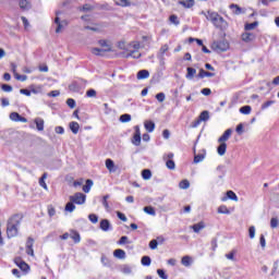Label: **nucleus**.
<instances>
[{
	"mask_svg": "<svg viewBox=\"0 0 279 279\" xmlns=\"http://www.w3.org/2000/svg\"><path fill=\"white\" fill-rule=\"evenodd\" d=\"M204 228H206V226L204 225V222H198L192 226L193 231L197 234L199 232H202V230H204Z\"/></svg>",
	"mask_w": 279,
	"mask_h": 279,
	"instance_id": "nucleus-30",
	"label": "nucleus"
},
{
	"mask_svg": "<svg viewBox=\"0 0 279 279\" xmlns=\"http://www.w3.org/2000/svg\"><path fill=\"white\" fill-rule=\"evenodd\" d=\"M213 49H215V51H228L230 49V44L226 40L215 41L213 44Z\"/></svg>",
	"mask_w": 279,
	"mask_h": 279,
	"instance_id": "nucleus-5",
	"label": "nucleus"
},
{
	"mask_svg": "<svg viewBox=\"0 0 279 279\" xmlns=\"http://www.w3.org/2000/svg\"><path fill=\"white\" fill-rule=\"evenodd\" d=\"M117 217L120 219V221H128V217L121 211H117Z\"/></svg>",
	"mask_w": 279,
	"mask_h": 279,
	"instance_id": "nucleus-59",
	"label": "nucleus"
},
{
	"mask_svg": "<svg viewBox=\"0 0 279 279\" xmlns=\"http://www.w3.org/2000/svg\"><path fill=\"white\" fill-rule=\"evenodd\" d=\"M191 187V182L189 180L184 179L179 183V189H182L183 191H186V189Z\"/></svg>",
	"mask_w": 279,
	"mask_h": 279,
	"instance_id": "nucleus-38",
	"label": "nucleus"
},
{
	"mask_svg": "<svg viewBox=\"0 0 279 279\" xmlns=\"http://www.w3.org/2000/svg\"><path fill=\"white\" fill-rule=\"evenodd\" d=\"M196 77L197 80H204V77H215V73L201 69Z\"/></svg>",
	"mask_w": 279,
	"mask_h": 279,
	"instance_id": "nucleus-15",
	"label": "nucleus"
},
{
	"mask_svg": "<svg viewBox=\"0 0 279 279\" xmlns=\"http://www.w3.org/2000/svg\"><path fill=\"white\" fill-rule=\"evenodd\" d=\"M54 23L57 25L56 34H60L62 32V29L64 28V25H66V22L65 21L60 22V17L57 16L54 19Z\"/></svg>",
	"mask_w": 279,
	"mask_h": 279,
	"instance_id": "nucleus-17",
	"label": "nucleus"
},
{
	"mask_svg": "<svg viewBox=\"0 0 279 279\" xmlns=\"http://www.w3.org/2000/svg\"><path fill=\"white\" fill-rule=\"evenodd\" d=\"M230 136H232V129L226 130L223 134L218 138V143H226V141H229Z\"/></svg>",
	"mask_w": 279,
	"mask_h": 279,
	"instance_id": "nucleus-16",
	"label": "nucleus"
},
{
	"mask_svg": "<svg viewBox=\"0 0 279 279\" xmlns=\"http://www.w3.org/2000/svg\"><path fill=\"white\" fill-rule=\"evenodd\" d=\"M122 274L130 275L132 274V267L128 264H124L121 268Z\"/></svg>",
	"mask_w": 279,
	"mask_h": 279,
	"instance_id": "nucleus-47",
	"label": "nucleus"
},
{
	"mask_svg": "<svg viewBox=\"0 0 279 279\" xmlns=\"http://www.w3.org/2000/svg\"><path fill=\"white\" fill-rule=\"evenodd\" d=\"M163 160H166L167 169H170V171H173L175 169V161H173V153H169L168 155H165Z\"/></svg>",
	"mask_w": 279,
	"mask_h": 279,
	"instance_id": "nucleus-6",
	"label": "nucleus"
},
{
	"mask_svg": "<svg viewBox=\"0 0 279 279\" xmlns=\"http://www.w3.org/2000/svg\"><path fill=\"white\" fill-rule=\"evenodd\" d=\"M86 97H97V90H95V89H88L87 92H86Z\"/></svg>",
	"mask_w": 279,
	"mask_h": 279,
	"instance_id": "nucleus-61",
	"label": "nucleus"
},
{
	"mask_svg": "<svg viewBox=\"0 0 279 279\" xmlns=\"http://www.w3.org/2000/svg\"><path fill=\"white\" fill-rule=\"evenodd\" d=\"M21 95H25L26 97H32V88H22L20 89Z\"/></svg>",
	"mask_w": 279,
	"mask_h": 279,
	"instance_id": "nucleus-54",
	"label": "nucleus"
},
{
	"mask_svg": "<svg viewBox=\"0 0 279 279\" xmlns=\"http://www.w3.org/2000/svg\"><path fill=\"white\" fill-rule=\"evenodd\" d=\"M1 88H2V90H4V93H12V86L11 85L2 84Z\"/></svg>",
	"mask_w": 279,
	"mask_h": 279,
	"instance_id": "nucleus-62",
	"label": "nucleus"
},
{
	"mask_svg": "<svg viewBox=\"0 0 279 279\" xmlns=\"http://www.w3.org/2000/svg\"><path fill=\"white\" fill-rule=\"evenodd\" d=\"M23 214H14L9 217L7 221V236L8 239H14L19 236V230H21V223H23Z\"/></svg>",
	"mask_w": 279,
	"mask_h": 279,
	"instance_id": "nucleus-1",
	"label": "nucleus"
},
{
	"mask_svg": "<svg viewBox=\"0 0 279 279\" xmlns=\"http://www.w3.org/2000/svg\"><path fill=\"white\" fill-rule=\"evenodd\" d=\"M186 71H187L185 74L186 80L191 81L195 77V75H197V70L195 68L187 66Z\"/></svg>",
	"mask_w": 279,
	"mask_h": 279,
	"instance_id": "nucleus-18",
	"label": "nucleus"
},
{
	"mask_svg": "<svg viewBox=\"0 0 279 279\" xmlns=\"http://www.w3.org/2000/svg\"><path fill=\"white\" fill-rule=\"evenodd\" d=\"M48 215H49V217H54L56 208L53 207V205L48 206Z\"/></svg>",
	"mask_w": 279,
	"mask_h": 279,
	"instance_id": "nucleus-58",
	"label": "nucleus"
},
{
	"mask_svg": "<svg viewBox=\"0 0 279 279\" xmlns=\"http://www.w3.org/2000/svg\"><path fill=\"white\" fill-rule=\"evenodd\" d=\"M90 189H93V180L87 179L85 185L83 186L84 193H90Z\"/></svg>",
	"mask_w": 279,
	"mask_h": 279,
	"instance_id": "nucleus-34",
	"label": "nucleus"
},
{
	"mask_svg": "<svg viewBox=\"0 0 279 279\" xmlns=\"http://www.w3.org/2000/svg\"><path fill=\"white\" fill-rule=\"evenodd\" d=\"M144 213H146V215H150L151 217H156V209L151 206H145L143 208Z\"/></svg>",
	"mask_w": 279,
	"mask_h": 279,
	"instance_id": "nucleus-35",
	"label": "nucleus"
},
{
	"mask_svg": "<svg viewBox=\"0 0 279 279\" xmlns=\"http://www.w3.org/2000/svg\"><path fill=\"white\" fill-rule=\"evenodd\" d=\"M241 114H250L252 112V107L246 105L240 108Z\"/></svg>",
	"mask_w": 279,
	"mask_h": 279,
	"instance_id": "nucleus-45",
	"label": "nucleus"
},
{
	"mask_svg": "<svg viewBox=\"0 0 279 279\" xmlns=\"http://www.w3.org/2000/svg\"><path fill=\"white\" fill-rule=\"evenodd\" d=\"M10 119L15 123H27V118L20 116L19 112H11Z\"/></svg>",
	"mask_w": 279,
	"mask_h": 279,
	"instance_id": "nucleus-8",
	"label": "nucleus"
},
{
	"mask_svg": "<svg viewBox=\"0 0 279 279\" xmlns=\"http://www.w3.org/2000/svg\"><path fill=\"white\" fill-rule=\"evenodd\" d=\"M121 123H130L132 121V116L130 113H124L120 116Z\"/></svg>",
	"mask_w": 279,
	"mask_h": 279,
	"instance_id": "nucleus-40",
	"label": "nucleus"
},
{
	"mask_svg": "<svg viewBox=\"0 0 279 279\" xmlns=\"http://www.w3.org/2000/svg\"><path fill=\"white\" fill-rule=\"evenodd\" d=\"M70 202L82 206V204H86V194L76 192L74 195L70 196Z\"/></svg>",
	"mask_w": 279,
	"mask_h": 279,
	"instance_id": "nucleus-4",
	"label": "nucleus"
},
{
	"mask_svg": "<svg viewBox=\"0 0 279 279\" xmlns=\"http://www.w3.org/2000/svg\"><path fill=\"white\" fill-rule=\"evenodd\" d=\"M276 104L274 100H268L262 105V110H267L270 106H274Z\"/></svg>",
	"mask_w": 279,
	"mask_h": 279,
	"instance_id": "nucleus-55",
	"label": "nucleus"
},
{
	"mask_svg": "<svg viewBox=\"0 0 279 279\" xmlns=\"http://www.w3.org/2000/svg\"><path fill=\"white\" fill-rule=\"evenodd\" d=\"M198 119L201 121H208L210 119V112H208L207 110L201 112Z\"/></svg>",
	"mask_w": 279,
	"mask_h": 279,
	"instance_id": "nucleus-41",
	"label": "nucleus"
},
{
	"mask_svg": "<svg viewBox=\"0 0 279 279\" xmlns=\"http://www.w3.org/2000/svg\"><path fill=\"white\" fill-rule=\"evenodd\" d=\"M155 97H156L157 101H159V104H162V101H165V99L167 98L165 93H158Z\"/></svg>",
	"mask_w": 279,
	"mask_h": 279,
	"instance_id": "nucleus-53",
	"label": "nucleus"
},
{
	"mask_svg": "<svg viewBox=\"0 0 279 279\" xmlns=\"http://www.w3.org/2000/svg\"><path fill=\"white\" fill-rule=\"evenodd\" d=\"M228 199H231L232 202H239V196H236V193L229 190L227 191V196L221 198V202H227Z\"/></svg>",
	"mask_w": 279,
	"mask_h": 279,
	"instance_id": "nucleus-12",
	"label": "nucleus"
},
{
	"mask_svg": "<svg viewBox=\"0 0 279 279\" xmlns=\"http://www.w3.org/2000/svg\"><path fill=\"white\" fill-rule=\"evenodd\" d=\"M105 165L110 173H114V171H117V167L112 159H106Z\"/></svg>",
	"mask_w": 279,
	"mask_h": 279,
	"instance_id": "nucleus-21",
	"label": "nucleus"
},
{
	"mask_svg": "<svg viewBox=\"0 0 279 279\" xmlns=\"http://www.w3.org/2000/svg\"><path fill=\"white\" fill-rule=\"evenodd\" d=\"M148 245L151 250H157L158 248V240H156V239L151 240Z\"/></svg>",
	"mask_w": 279,
	"mask_h": 279,
	"instance_id": "nucleus-57",
	"label": "nucleus"
},
{
	"mask_svg": "<svg viewBox=\"0 0 279 279\" xmlns=\"http://www.w3.org/2000/svg\"><path fill=\"white\" fill-rule=\"evenodd\" d=\"M69 128L71 130L72 133L77 134L80 132V123L73 121L70 122Z\"/></svg>",
	"mask_w": 279,
	"mask_h": 279,
	"instance_id": "nucleus-29",
	"label": "nucleus"
},
{
	"mask_svg": "<svg viewBox=\"0 0 279 279\" xmlns=\"http://www.w3.org/2000/svg\"><path fill=\"white\" fill-rule=\"evenodd\" d=\"M99 228L102 230V232H110L112 230V225L110 223V220L102 219L100 220Z\"/></svg>",
	"mask_w": 279,
	"mask_h": 279,
	"instance_id": "nucleus-9",
	"label": "nucleus"
},
{
	"mask_svg": "<svg viewBox=\"0 0 279 279\" xmlns=\"http://www.w3.org/2000/svg\"><path fill=\"white\" fill-rule=\"evenodd\" d=\"M113 256L116 258H119L120 260H123L125 259V251L121 250V248H117L114 252H113Z\"/></svg>",
	"mask_w": 279,
	"mask_h": 279,
	"instance_id": "nucleus-26",
	"label": "nucleus"
},
{
	"mask_svg": "<svg viewBox=\"0 0 279 279\" xmlns=\"http://www.w3.org/2000/svg\"><path fill=\"white\" fill-rule=\"evenodd\" d=\"M26 254L28 256H34V238L28 236L26 241Z\"/></svg>",
	"mask_w": 279,
	"mask_h": 279,
	"instance_id": "nucleus-10",
	"label": "nucleus"
},
{
	"mask_svg": "<svg viewBox=\"0 0 279 279\" xmlns=\"http://www.w3.org/2000/svg\"><path fill=\"white\" fill-rule=\"evenodd\" d=\"M227 149H228V144H226V142H220V145L217 147L218 156H226Z\"/></svg>",
	"mask_w": 279,
	"mask_h": 279,
	"instance_id": "nucleus-19",
	"label": "nucleus"
},
{
	"mask_svg": "<svg viewBox=\"0 0 279 279\" xmlns=\"http://www.w3.org/2000/svg\"><path fill=\"white\" fill-rule=\"evenodd\" d=\"M110 197V194H107L102 197L101 204L104 208L107 210V213H110V204L108 203V198Z\"/></svg>",
	"mask_w": 279,
	"mask_h": 279,
	"instance_id": "nucleus-31",
	"label": "nucleus"
},
{
	"mask_svg": "<svg viewBox=\"0 0 279 279\" xmlns=\"http://www.w3.org/2000/svg\"><path fill=\"white\" fill-rule=\"evenodd\" d=\"M182 265L185 267H189L191 265V257L190 256H183L181 259Z\"/></svg>",
	"mask_w": 279,
	"mask_h": 279,
	"instance_id": "nucleus-51",
	"label": "nucleus"
},
{
	"mask_svg": "<svg viewBox=\"0 0 279 279\" xmlns=\"http://www.w3.org/2000/svg\"><path fill=\"white\" fill-rule=\"evenodd\" d=\"M204 158H206V149H203L202 153H198L194 156V165H198V162H203Z\"/></svg>",
	"mask_w": 279,
	"mask_h": 279,
	"instance_id": "nucleus-20",
	"label": "nucleus"
},
{
	"mask_svg": "<svg viewBox=\"0 0 279 279\" xmlns=\"http://www.w3.org/2000/svg\"><path fill=\"white\" fill-rule=\"evenodd\" d=\"M157 274L161 279H169V276H167L163 269H157Z\"/></svg>",
	"mask_w": 279,
	"mask_h": 279,
	"instance_id": "nucleus-56",
	"label": "nucleus"
},
{
	"mask_svg": "<svg viewBox=\"0 0 279 279\" xmlns=\"http://www.w3.org/2000/svg\"><path fill=\"white\" fill-rule=\"evenodd\" d=\"M88 219L89 221H92V223H97L99 221V216H97L96 214H89Z\"/></svg>",
	"mask_w": 279,
	"mask_h": 279,
	"instance_id": "nucleus-50",
	"label": "nucleus"
},
{
	"mask_svg": "<svg viewBox=\"0 0 279 279\" xmlns=\"http://www.w3.org/2000/svg\"><path fill=\"white\" fill-rule=\"evenodd\" d=\"M35 125L38 132H43V130H45V120H43V118L35 119Z\"/></svg>",
	"mask_w": 279,
	"mask_h": 279,
	"instance_id": "nucleus-24",
	"label": "nucleus"
},
{
	"mask_svg": "<svg viewBox=\"0 0 279 279\" xmlns=\"http://www.w3.org/2000/svg\"><path fill=\"white\" fill-rule=\"evenodd\" d=\"M69 90H71V93H80V90H82V83L74 81L69 85Z\"/></svg>",
	"mask_w": 279,
	"mask_h": 279,
	"instance_id": "nucleus-14",
	"label": "nucleus"
},
{
	"mask_svg": "<svg viewBox=\"0 0 279 279\" xmlns=\"http://www.w3.org/2000/svg\"><path fill=\"white\" fill-rule=\"evenodd\" d=\"M141 263L144 267H149V265H151V257L149 256H143L141 259Z\"/></svg>",
	"mask_w": 279,
	"mask_h": 279,
	"instance_id": "nucleus-39",
	"label": "nucleus"
},
{
	"mask_svg": "<svg viewBox=\"0 0 279 279\" xmlns=\"http://www.w3.org/2000/svg\"><path fill=\"white\" fill-rule=\"evenodd\" d=\"M132 0H119L116 1V5H120V8H130L132 5Z\"/></svg>",
	"mask_w": 279,
	"mask_h": 279,
	"instance_id": "nucleus-33",
	"label": "nucleus"
},
{
	"mask_svg": "<svg viewBox=\"0 0 279 279\" xmlns=\"http://www.w3.org/2000/svg\"><path fill=\"white\" fill-rule=\"evenodd\" d=\"M230 10H233V14H241L243 12V9L238 4H230Z\"/></svg>",
	"mask_w": 279,
	"mask_h": 279,
	"instance_id": "nucleus-46",
	"label": "nucleus"
},
{
	"mask_svg": "<svg viewBox=\"0 0 279 279\" xmlns=\"http://www.w3.org/2000/svg\"><path fill=\"white\" fill-rule=\"evenodd\" d=\"M248 236L250 239H254V236H256V227L252 226L248 228Z\"/></svg>",
	"mask_w": 279,
	"mask_h": 279,
	"instance_id": "nucleus-52",
	"label": "nucleus"
},
{
	"mask_svg": "<svg viewBox=\"0 0 279 279\" xmlns=\"http://www.w3.org/2000/svg\"><path fill=\"white\" fill-rule=\"evenodd\" d=\"M206 19L213 23L216 29H220V32H226V29H228V22L223 19V16L219 15V13L208 11Z\"/></svg>",
	"mask_w": 279,
	"mask_h": 279,
	"instance_id": "nucleus-2",
	"label": "nucleus"
},
{
	"mask_svg": "<svg viewBox=\"0 0 279 279\" xmlns=\"http://www.w3.org/2000/svg\"><path fill=\"white\" fill-rule=\"evenodd\" d=\"M66 104H68L69 108H75V99L69 98L66 100Z\"/></svg>",
	"mask_w": 279,
	"mask_h": 279,
	"instance_id": "nucleus-64",
	"label": "nucleus"
},
{
	"mask_svg": "<svg viewBox=\"0 0 279 279\" xmlns=\"http://www.w3.org/2000/svg\"><path fill=\"white\" fill-rule=\"evenodd\" d=\"M169 21L173 25H180V20L178 19V15H175V14L170 15Z\"/></svg>",
	"mask_w": 279,
	"mask_h": 279,
	"instance_id": "nucleus-49",
	"label": "nucleus"
},
{
	"mask_svg": "<svg viewBox=\"0 0 279 279\" xmlns=\"http://www.w3.org/2000/svg\"><path fill=\"white\" fill-rule=\"evenodd\" d=\"M219 215H230V209L226 205H221L218 207Z\"/></svg>",
	"mask_w": 279,
	"mask_h": 279,
	"instance_id": "nucleus-43",
	"label": "nucleus"
},
{
	"mask_svg": "<svg viewBox=\"0 0 279 279\" xmlns=\"http://www.w3.org/2000/svg\"><path fill=\"white\" fill-rule=\"evenodd\" d=\"M14 263L22 271H27L29 269L27 263H25V260H23L21 257H15Z\"/></svg>",
	"mask_w": 279,
	"mask_h": 279,
	"instance_id": "nucleus-11",
	"label": "nucleus"
},
{
	"mask_svg": "<svg viewBox=\"0 0 279 279\" xmlns=\"http://www.w3.org/2000/svg\"><path fill=\"white\" fill-rule=\"evenodd\" d=\"M241 38H242L243 43H252V41L256 40V35L254 33H243L241 35Z\"/></svg>",
	"mask_w": 279,
	"mask_h": 279,
	"instance_id": "nucleus-13",
	"label": "nucleus"
},
{
	"mask_svg": "<svg viewBox=\"0 0 279 279\" xmlns=\"http://www.w3.org/2000/svg\"><path fill=\"white\" fill-rule=\"evenodd\" d=\"M180 5H183L185 9H191L195 5V0H181L179 1Z\"/></svg>",
	"mask_w": 279,
	"mask_h": 279,
	"instance_id": "nucleus-27",
	"label": "nucleus"
},
{
	"mask_svg": "<svg viewBox=\"0 0 279 279\" xmlns=\"http://www.w3.org/2000/svg\"><path fill=\"white\" fill-rule=\"evenodd\" d=\"M142 178H143V180H151V170L144 169L142 171Z\"/></svg>",
	"mask_w": 279,
	"mask_h": 279,
	"instance_id": "nucleus-42",
	"label": "nucleus"
},
{
	"mask_svg": "<svg viewBox=\"0 0 279 279\" xmlns=\"http://www.w3.org/2000/svg\"><path fill=\"white\" fill-rule=\"evenodd\" d=\"M199 125H202V121H201V119L198 118L197 120H194V121L191 123L190 128L195 129V128H199Z\"/></svg>",
	"mask_w": 279,
	"mask_h": 279,
	"instance_id": "nucleus-60",
	"label": "nucleus"
},
{
	"mask_svg": "<svg viewBox=\"0 0 279 279\" xmlns=\"http://www.w3.org/2000/svg\"><path fill=\"white\" fill-rule=\"evenodd\" d=\"M20 8L24 12L27 11V10H32V3L27 0H20Z\"/></svg>",
	"mask_w": 279,
	"mask_h": 279,
	"instance_id": "nucleus-23",
	"label": "nucleus"
},
{
	"mask_svg": "<svg viewBox=\"0 0 279 279\" xmlns=\"http://www.w3.org/2000/svg\"><path fill=\"white\" fill-rule=\"evenodd\" d=\"M137 80H147L149 77L148 70H140L136 75Z\"/></svg>",
	"mask_w": 279,
	"mask_h": 279,
	"instance_id": "nucleus-25",
	"label": "nucleus"
},
{
	"mask_svg": "<svg viewBox=\"0 0 279 279\" xmlns=\"http://www.w3.org/2000/svg\"><path fill=\"white\" fill-rule=\"evenodd\" d=\"M132 242H130V238H128V235L121 236L120 240L118 241V245H126Z\"/></svg>",
	"mask_w": 279,
	"mask_h": 279,
	"instance_id": "nucleus-44",
	"label": "nucleus"
},
{
	"mask_svg": "<svg viewBox=\"0 0 279 279\" xmlns=\"http://www.w3.org/2000/svg\"><path fill=\"white\" fill-rule=\"evenodd\" d=\"M70 236L74 241V243H80V241H82V236L77 231H72Z\"/></svg>",
	"mask_w": 279,
	"mask_h": 279,
	"instance_id": "nucleus-37",
	"label": "nucleus"
},
{
	"mask_svg": "<svg viewBox=\"0 0 279 279\" xmlns=\"http://www.w3.org/2000/svg\"><path fill=\"white\" fill-rule=\"evenodd\" d=\"M256 27H258V22L246 23L244 25L245 32H251L252 29H256Z\"/></svg>",
	"mask_w": 279,
	"mask_h": 279,
	"instance_id": "nucleus-36",
	"label": "nucleus"
},
{
	"mask_svg": "<svg viewBox=\"0 0 279 279\" xmlns=\"http://www.w3.org/2000/svg\"><path fill=\"white\" fill-rule=\"evenodd\" d=\"M45 180H47V172H45L39 179V186H41V189H45V191H49V187L47 186Z\"/></svg>",
	"mask_w": 279,
	"mask_h": 279,
	"instance_id": "nucleus-32",
	"label": "nucleus"
},
{
	"mask_svg": "<svg viewBox=\"0 0 279 279\" xmlns=\"http://www.w3.org/2000/svg\"><path fill=\"white\" fill-rule=\"evenodd\" d=\"M278 218H271L270 219V228H278Z\"/></svg>",
	"mask_w": 279,
	"mask_h": 279,
	"instance_id": "nucleus-63",
	"label": "nucleus"
},
{
	"mask_svg": "<svg viewBox=\"0 0 279 279\" xmlns=\"http://www.w3.org/2000/svg\"><path fill=\"white\" fill-rule=\"evenodd\" d=\"M98 45H100V47H105V48H93L92 53L94 56H104V53H108V52L112 51V47L110 45H108V41L106 39L98 40Z\"/></svg>",
	"mask_w": 279,
	"mask_h": 279,
	"instance_id": "nucleus-3",
	"label": "nucleus"
},
{
	"mask_svg": "<svg viewBox=\"0 0 279 279\" xmlns=\"http://www.w3.org/2000/svg\"><path fill=\"white\" fill-rule=\"evenodd\" d=\"M29 88H31V94L33 93V95H40V94H43L41 85H38V86L31 85Z\"/></svg>",
	"mask_w": 279,
	"mask_h": 279,
	"instance_id": "nucleus-28",
	"label": "nucleus"
},
{
	"mask_svg": "<svg viewBox=\"0 0 279 279\" xmlns=\"http://www.w3.org/2000/svg\"><path fill=\"white\" fill-rule=\"evenodd\" d=\"M135 133L133 135L132 143L135 145V147L141 146V126L135 125L134 126Z\"/></svg>",
	"mask_w": 279,
	"mask_h": 279,
	"instance_id": "nucleus-7",
	"label": "nucleus"
},
{
	"mask_svg": "<svg viewBox=\"0 0 279 279\" xmlns=\"http://www.w3.org/2000/svg\"><path fill=\"white\" fill-rule=\"evenodd\" d=\"M65 210L66 213H73V210H75V203H72L71 201L66 203Z\"/></svg>",
	"mask_w": 279,
	"mask_h": 279,
	"instance_id": "nucleus-48",
	"label": "nucleus"
},
{
	"mask_svg": "<svg viewBox=\"0 0 279 279\" xmlns=\"http://www.w3.org/2000/svg\"><path fill=\"white\" fill-rule=\"evenodd\" d=\"M144 128L146 131L151 133V132H154V130H156V123H154V121H151V120L145 121Z\"/></svg>",
	"mask_w": 279,
	"mask_h": 279,
	"instance_id": "nucleus-22",
	"label": "nucleus"
}]
</instances>
